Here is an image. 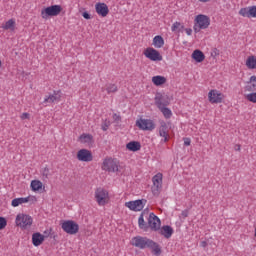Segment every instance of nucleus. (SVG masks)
Listing matches in <instances>:
<instances>
[{"instance_id":"obj_1","label":"nucleus","mask_w":256,"mask_h":256,"mask_svg":"<svg viewBox=\"0 0 256 256\" xmlns=\"http://www.w3.org/2000/svg\"><path fill=\"white\" fill-rule=\"evenodd\" d=\"M196 23L194 24V33H199L201 29H207L211 25V19L203 14H199L195 19Z\"/></svg>"},{"instance_id":"obj_2","label":"nucleus","mask_w":256,"mask_h":256,"mask_svg":"<svg viewBox=\"0 0 256 256\" xmlns=\"http://www.w3.org/2000/svg\"><path fill=\"white\" fill-rule=\"evenodd\" d=\"M63 11L61 5H52L41 10L42 19H49V17H57Z\"/></svg>"},{"instance_id":"obj_3","label":"nucleus","mask_w":256,"mask_h":256,"mask_svg":"<svg viewBox=\"0 0 256 256\" xmlns=\"http://www.w3.org/2000/svg\"><path fill=\"white\" fill-rule=\"evenodd\" d=\"M61 227L63 229L64 233H67L68 235H77L79 233V224L73 220H65Z\"/></svg>"},{"instance_id":"obj_4","label":"nucleus","mask_w":256,"mask_h":256,"mask_svg":"<svg viewBox=\"0 0 256 256\" xmlns=\"http://www.w3.org/2000/svg\"><path fill=\"white\" fill-rule=\"evenodd\" d=\"M16 225L21 229H29L33 225V218L27 214H18L16 216Z\"/></svg>"},{"instance_id":"obj_5","label":"nucleus","mask_w":256,"mask_h":256,"mask_svg":"<svg viewBox=\"0 0 256 256\" xmlns=\"http://www.w3.org/2000/svg\"><path fill=\"white\" fill-rule=\"evenodd\" d=\"M152 182V193L155 197H158L159 193H161V189H163V174L157 173L153 176Z\"/></svg>"},{"instance_id":"obj_6","label":"nucleus","mask_w":256,"mask_h":256,"mask_svg":"<svg viewBox=\"0 0 256 256\" xmlns=\"http://www.w3.org/2000/svg\"><path fill=\"white\" fill-rule=\"evenodd\" d=\"M144 249H151L153 255L155 256H159L162 253L161 246L157 242L147 237L144 240Z\"/></svg>"},{"instance_id":"obj_7","label":"nucleus","mask_w":256,"mask_h":256,"mask_svg":"<svg viewBox=\"0 0 256 256\" xmlns=\"http://www.w3.org/2000/svg\"><path fill=\"white\" fill-rule=\"evenodd\" d=\"M148 229L151 231H160L161 230V219L155 215V213H150L148 217Z\"/></svg>"},{"instance_id":"obj_8","label":"nucleus","mask_w":256,"mask_h":256,"mask_svg":"<svg viewBox=\"0 0 256 256\" xmlns=\"http://www.w3.org/2000/svg\"><path fill=\"white\" fill-rule=\"evenodd\" d=\"M136 126L142 131H153L155 122L151 119H139L136 121Z\"/></svg>"},{"instance_id":"obj_9","label":"nucleus","mask_w":256,"mask_h":256,"mask_svg":"<svg viewBox=\"0 0 256 256\" xmlns=\"http://www.w3.org/2000/svg\"><path fill=\"white\" fill-rule=\"evenodd\" d=\"M145 203H147V200L145 199L129 201L125 203V207H128L130 211H143V207H145Z\"/></svg>"},{"instance_id":"obj_10","label":"nucleus","mask_w":256,"mask_h":256,"mask_svg":"<svg viewBox=\"0 0 256 256\" xmlns=\"http://www.w3.org/2000/svg\"><path fill=\"white\" fill-rule=\"evenodd\" d=\"M95 197L98 205H106L107 199H109V192L103 188H98L95 192Z\"/></svg>"},{"instance_id":"obj_11","label":"nucleus","mask_w":256,"mask_h":256,"mask_svg":"<svg viewBox=\"0 0 256 256\" xmlns=\"http://www.w3.org/2000/svg\"><path fill=\"white\" fill-rule=\"evenodd\" d=\"M144 55L147 57V59H150V61H163V56L161 53H159V51L155 50V48H147L144 51Z\"/></svg>"},{"instance_id":"obj_12","label":"nucleus","mask_w":256,"mask_h":256,"mask_svg":"<svg viewBox=\"0 0 256 256\" xmlns=\"http://www.w3.org/2000/svg\"><path fill=\"white\" fill-rule=\"evenodd\" d=\"M102 169L103 171H109V173H115L116 171H119V166L117 165V162L110 158L103 161Z\"/></svg>"},{"instance_id":"obj_13","label":"nucleus","mask_w":256,"mask_h":256,"mask_svg":"<svg viewBox=\"0 0 256 256\" xmlns=\"http://www.w3.org/2000/svg\"><path fill=\"white\" fill-rule=\"evenodd\" d=\"M208 99L210 103H223V99H225V95L219 92L218 90H210L208 93Z\"/></svg>"},{"instance_id":"obj_14","label":"nucleus","mask_w":256,"mask_h":256,"mask_svg":"<svg viewBox=\"0 0 256 256\" xmlns=\"http://www.w3.org/2000/svg\"><path fill=\"white\" fill-rule=\"evenodd\" d=\"M155 105L158 109L167 107L169 105V96L167 94L157 93L155 96Z\"/></svg>"},{"instance_id":"obj_15","label":"nucleus","mask_w":256,"mask_h":256,"mask_svg":"<svg viewBox=\"0 0 256 256\" xmlns=\"http://www.w3.org/2000/svg\"><path fill=\"white\" fill-rule=\"evenodd\" d=\"M77 159L78 161L89 163V161H93V154L87 149H81L77 152Z\"/></svg>"},{"instance_id":"obj_16","label":"nucleus","mask_w":256,"mask_h":256,"mask_svg":"<svg viewBox=\"0 0 256 256\" xmlns=\"http://www.w3.org/2000/svg\"><path fill=\"white\" fill-rule=\"evenodd\" d=\"M239 15H241V17H247L248 19H256V6L241 8L239 10Z\"/></svg>"},{"instance_id":"obj_17","label":"nucleus","mask_w":256,"mask_h":256,"mask_svg":"<svg viewBox=\"0 0 256 256\" xmlns=\"http://www.w3.org/2000/svg\"><path fill=\"white\" fill-rule=\"evenodd\" d=\"M95 9H96V13L100 17H107V15H109V6H107V4L105 3H101V2L96 3Z\"/></svg>"},{"instance_id":"obj_18","label":"nucleus","mask_w":256,"mask_h":256,"mask_svg":"<svg viewBox=\"0 0 256 256\" xmlns=\"http://www.w3.org/2000/svg\"><path fill=\"white\" fill-rule=\"evenodd\" d=\"M159 231V234L162 235L163 237H165V239H171L174 231H173V227L169 226V225H164L162 226V228Z\"/></svg>"},{"instance_id":"obj_19","label":"nucleus","mask_w":256,"mask_h":256,"mask_svg":"<svg viewBox=\"0 0 256 256\" xmlns=\"http://www.w3.org/2000/svg\"><path fill=\"white\" fill-rule=\"evenodd\" d=\"M169 128L167 126V123L165 121L160 122V128H159V135L160 137L164 138V143H167L169 134H168Z\"/></svg>"},{"instance_id":"obj_20","label":"nucleus","mask_w":256,"mask_h":256,"mask_svg":"<svg viewBox=\"0 0 256 256\" xmlns=\"http://www.w3.org/2000/svg\"><path fill=\"white\" fill-rule=\"evenodd\" d=\"M145 239L146 237L135 236L132 238L131 245H133V247H137L138 249H144Z\"/></svg>"},{"instance_id":"obj_21","label":"nucleus","mask_w":256,"mask_h":256,"mask_svg":"<svg viewBox=\"0 0 256 256\" xmlns=\"http://www.w3.org/2000/svg\"><path fill=\"white\" fill-rule=\"evenodd\" d=\"M45 241V236L39 232H36L32 235V243L34 247H39Z\"/></svg>"},{"instance_id":"obj_22","label":"nucleus","mask_w":256,"mask_h":256,"mask_svg":"<svg viewBox=\"0 0 256 256\" xmlns=\"http://www.w3.org/2000/svg\"><path fill=\"white\" fill-rule=\"evenodd\" d=\"M55 101H61V91H54L53 94L44 99V103H55Z\"/></svg>"},{"instance_id":"obj_23","label":"nucleus","mask_w":256,"mask_h":256,"mask_svg":"<svg viewBox=\"0 0 256 256\" xmlns=\"http://www.w3.org/2000/svg\"><path fill=\"white\" fill-rule=\"evenodd\" d=\"M192 59H194L196 63H203V61H205V54L201 50H194Z\"/></svg>"},{"instance_id":"obj_24","label":"nucleus","mask_w":256,"mask_h":256,"mask_svg":"<svg viewBox=\"0 0 256 256\" xmlns=\"http://www.w3.org/2000/svg\"><path fill=\"white\" fill-rule=\"evenodd\" d=\"M126 149H128V151H133L134 153L136 151H141V143L138 141H131L126 145Z\"/></svg>"},{"instance_id":"obj_25","label":"nucleus","mask_w":256,"mask_h":256,"mask_svg":"<svg viewBox=\"0 0 256 256\" xmlns=\"http://www.w3.org/2000/svg\"><path fill=\"white\" fill-rule=\"evenodd\" d=\"M145 215V212H142L139 216V219H138V226H139V229H142V231H149V226H148V223L145 222V218H143Z\"/></svg>"},{"instance_id":"obj_26","label":"nucleus","mask_w":256,"mask_h":256,"mask_svg":"<svg viewBox=\"0 0 256 256\" xmlns=\"http://www.w3.org/2000/svg\"><path fill=\"white\" fill-rule=\"evenodd\" d=\"M153 45L156 47V49H161L163 45H165V40L163 39V36L157 35L153 38Z\"/></svg>"},{"instance_id":"obj_27","label":"nucleus","mask_w":256,"mask_h":256,"mask_svg":"<svg viewBox=\"0 0 256 256\" xmlns=\"http://www.w3.org/2000/svg\"><path fill=\"white\" fill-rule=\"evenodd\" d=\"M152 83H154L156 87H160V85L167 83V78H165V76H153Z\"/></svg>"},{"instance_id":"obj_28","label":"nucleus","mask_w":256,"mask_h":256,"mask_svg":"<svg viewBox=\"0 0 256 256\" xmlns=\"http://www.w3.org/2000/svg\"><path fill=\"white\" fill-rule=\"evenodd\" d=\"M246 91H256V76H251L248 85L245 87Z\"/></svg>"},{"instance_id":"obj_29","label":"nucleus","mask_w":256,"mask_h":256,"mask_svg":"<svg viewBox=\"0 0 256 256\" xmlns=\"http://www.w3.org/2000/svg\"><path fill=\"white\" fill-rule=\"evenodd\" d=\"M23 203H29V197L26 198H15L12 200V207H19V205H23Z\"/></svg>"},{"instance_id":"obj_30","label":"nucleus","mask_w":256,"mask_h":256,"mask_svg":"<svg viewBox=\"0 0 256 256\" xmlns=\"http://www.w3.org/2000/svg\"><path fill=\"white\" fill-rule=\"evenodd\" d=\"M30 187L32 191H39L40 189L43 188V182L39 180H32Z\"/></svg>"},{"instance_id":"obj_31","label":"nucleus","mask_w":256,"mask_h":256,"mask_svg":"<svg viewBox=\"0 0 256 256\" xmlns=\"http://www.w3.org/2000/svg\"><path fill=\"white\" fill-rule=\"evenodd\" d=\"M2 28L5 31H15V20L14 19H10L8 20L5 25L2 26Z\"/></svg>"},{"instance_id":"obj_32","label":"nucleus","mask_w":256,"mask_h":256,"mask_svg":"<svg viewBox=\"0 0 256 256\" xmlns=\"http://www.w3.org/2000/svg\"><path fill=\"white\" fill-rule=\"evenodd\" d=\"M246 67H248V69H256V57L255 56H249L247 58Z\"/></svg>"},{"instance_id":"obj_33","label":"nucleus","mask_w":256,"mask_h":256,"mask_svg":"<svg viewBox=\"0 0 256 256\" xmlns=\"http://www.w3.org/2000/svg\"><path fill=\"white\" fill-rule=\"evenodd\" d=\"M183 29H185V26L183 24H181L180 22H174L171 27V31L176 32V33H181V31H183Z\"/></svg>"},{"instance_id":"obj_34","label":"nucleus","mask_w":256,"mask_h":256,"mask_svg":"<svg viewBox=\"0 0 256 256\" xmlns=\"http://www.w3.org/2000/svg\"><path fill=\"white\" fill-rule=\"evenodd\" d=\"M81 143H91L93 141V135L91 134H82L79 137Z\"/></svg>"},{"instance_id":"obj_35","label":"nucleus","mask_w":256,"mask_h":256,"mask_svg":"<svg viewBox=\"0 0 256 256\" xmlns=\"http://www.w3.org/2000/svg\"><path fill=\"white\" fill-rule=\"evenodd\" d=\"M159 109H160V111L163 113V115H164V117H165L166 119H171V116H172L173 114L171 113V110H170L169 108H167V106H164V107L159 108Z\"/></svg>"},{"instance_id":"obj_36","label":"nucleus","mask_w":256,"mask_h":256,"mask_svg":"<svg viewBox=\"0 0 256 256\" xmlns=\"http://www.w3.org/2000/svg\"><path fill=\"white\" fill-rule=\"evenodd\" d=\"M106 91L107 93H117V85L115 84H108L106 85Z\"/></svg>"},{"instance_id":"obj_37","label":"nucleus","mask_w":256,"mask_h":256,"mask_svg":"<svg viewBox=\"0 0 256 256\" xmlns=\"http://www.w3.org/2000/svg\"><path fill=\"white\" fill-rule=\"evenodd\" d=\"M246 99H247V101H250V103H256V92L247 94Z\"/></svg>"},{"instance_id":"obj_38","label":"nucleus","mask_w":256,"mask_h":256,"mask_svg":"<svg viewBox=\"0 0 256 256\" xmlns=\"http://www.w3.org/2000/svg\"><path fill=\"white\" fill-rule=\"evenodd\" d=\"M51 175V172L48 167H45L42 169V177L43 179H49V176Z\"/></svg>"},{"instance_id":"obj_39","label":"nucleus","mask_w":256,"mask_h":256,"mask_svg":"<svg viewBox=\"0 0 256 256\" xmlns=\"http://www.w3.org/2000/svg\"><path fill=\"white\" fill-rule=\"evenodd\" d=\"M7 227V219L0 216V231Z\"/></svg>"},{"instance_id":"obj_40","label":"nucleus","mask_w":256,"mask_h":256,"mask_svg":"<svg viewBox=\"0 0 256 256\" xmlns=\"http://www.w3.org/2000/svg\"><path fill=\"white\" fill-rule=\"evenodd\" d=\"M82 17H84V19L89 20V19H91V14H89V12L85 11L82 13Z\"/></svg>"},{"instance_id":"obj_41","label":"nucleus","mask_w":256,"mask_h":256,"mask_svg":"<svg viewBox=\"0 0 256 256\" xmlns=\"http://www.w3.org/2000/svg\"><path fill=\"white\" fill-rule=\"evenodd\" d=\"M20 117H21L22 120L29 119L30 114L27 113V112H24V113H22V115Z\"/></svg>"},{"instance_id":"obj_42","label":"nucleus","mask_w":256,"mask_h":256,"mask_svg":"<svg viewBox=\"0 0 256 256\" xmlns=\"http://www.w3.org/2000/svg\"><path fill=\"white\" fill-rule=\"evenodd\" d=\"M184 145L186 147H189V145H191V139L190 138H184Z\"/></svg>"},{"instance_id":"obj_43","label":"nucleus","mask_w":256,"mask_h":256,"mask_svg":"<svg viewBox=\"0 0 256 256\" xmlns=\"http://www.w3.org/2000/svg\"><path fill=\"white\" fill-rule=\"evenodd\" d=\"M182 217H184V219L186 217H189V210H183L182 213H181Z\"/></svg>"},{"instance_id":"obj_44","label":"nucleus","mask_w":256,"mask_h":256,"mask_svg":"<svg viewBox=\"0 0 256 256\" xmlns=\"http://www.w3.org/2000/svg\"><path fill=\"white\" fill-rule=\"evenodd\" d=\"M185 32H186L187 35H192L193 30L191 28H186Z\"/></svg>"},{"instance_id":"obj_45","label":"nucleus","mask_w":256,"mask_h":256,"mask_svg":"<svg viewBox=\"0 0 256 256\" xmlns=\"http://www.w3.org/2000/svg\"><path fill=\"white\" fill-rule=\"evenodd\" d=\"M113 119H114L115 121H121V116H120V115H117V114H114Z\"/></svg>"},{"instance_id":"obj_46","label":"nucleus","mask_w":256,"mask_h":256,"mask_svg":"<svg viewBox=\"0 0 256 256\" xmlns=\"http://www.w3.org/2000/svg\"><path fill=\"white\" fill-rule=\"evenodd\" d=\"M200 247H203V248L207 247V241H202L200 243Z\"/></svg>"},{"instance_id":"obj_47","label":"nucleus","mask_w":256,"mask_h":256,"mask_svg":"<svg viewBox=\"0 0 256 256\" xmlns=\"http://www.w3.org/2000/svg\"><path fill=\"white\" fill-rule=\"evenodd\" d=\"M235 151H241V145L237 144V145L235 146Z\"/></svg>"},{"instance_id":"obj_48","label":"nucleus","mask_w":256,"mask_h":256,"mask_svg":"<svg viewBox=\"0 0 256 256\" xmlns=\"http://www.w3.org/2000/svg\"><path fill=\"white\" fill-rule=\"evenodd\" d=\"M108 127H109V126H107V124H104V125H102V130H103V131H107Z\"/></svg>"},{"instance_id":"obj_49","label":"nucleus","mask_w":256,"mask_h":256,"mask_svg":"<svg viewBox=\"0 0 256 256\" xmlns=\"http://www.w3.org/2000/svg\"><path fill=\"white\" fill-rule=\"evenodd\" d=\"M215 54V55H219V50H217V48L214 49L212 55Z\"/></svg>"},{"instance_id":"obj_50","label":"nucleus","mask_w":256,"mask_h":256,"mask_svg":"<svg viewBox=\"0 0 256 256\" xmlns=\"http://www.w3.org/2000/svg\"><path fill=\"white\" fill-rule=\"evenodd\" d=\"M200 1V3H209V1H211V0H199Z\"/></svg>"},{"instance_id":"obj_51","label":"nucleus","mask_w":256,"mask_h":256,"mask_svg":"<svg viewBox=\"0 0 256 256\" xmlns=\"http://www.w3.org/2000/svg\"><path fill=\"white\" fill-rule=\"evenodd\" d=\"M0 67H1V60H0Z\"/></svg>"}]
</instances>
